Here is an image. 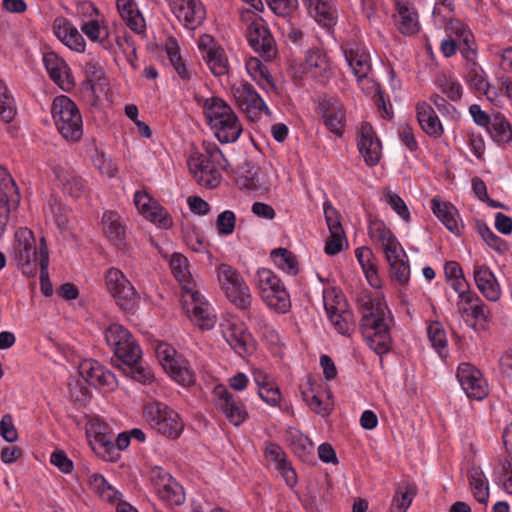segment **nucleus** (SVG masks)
<instances>
[{
  "mask_svg": "<svg viewBox=\"0 0 512 512\" xmlns=\"http://www.w3.org/2000/svg\"><path fill=\"white\" fill-rule=\"evenodd\" d=\"M107 344L113 349L115 360L113 365L121 369L124 374L142 384L153 380V373L143 366L141 349L132 334L120 324H111L105 330Z\"/></svg>",
  "mask_w": 512,
  "mask_h": 512,
  "instance_id": "f257e3e1",
  "label": "nucleus"
},
{
  "mask_svg": "<svg viewBox=\"0 0 512 512\" xmlns=\"http://www.w3.org/2000/svg\"><path fill=\"white\" fill-rule=\"evenodd\" d=\"M358 301L362 314L360 329L367 345L378 355L387 353L391 347V336L385 322L386 305L368 294Z\"/></svg>",
  "mask_w": 512,
  "mask_h": 512,
  "instance_id": "f03ea898",
  "label": "nucleus"
},
{
  "mask_svg": "<svg viewBox=\"0 0 512 512\" xmlns=\"http://www.w3.org/2000/svg\"><path fill=\"white\" fill-rule=\"evenodd\" d=\"M204 114L215 136L221 143L235 142L242 133V126L232 108L218 97L206 99Z\"/></svg>",
  "mask_w": 512,
  "mask_h": 512,
  "instance_id": "7ed1b4c3",
  "label": "nucleus"
},
{
  "mask_svg": "<svg viewBox=\"0 0 512 512\" xmlns=\"http://www.w3.org/2000/svg\"><path fill=\"white\" fill-rule=\"evenodd\" d=\"M51 113L55 126L64 139L78 142L83 135V121L77 105L67 96L54 99Z\"/></svg>",
  "mask_w": 512,
  "mask_h": 512,
  "instance_id": "20e7f679",
  "label": "nucleus"
},
{
  "mask_svg": "<svg viewBox=\"0 0 512 512\" xmlns=\"http://www.w3.org/2000/svg\"><path fill=\"white\" fill-rule=\"evenodd\" d=\"M218 281L226 296L239 308L246 310L250 307L252 297L240 273L228 264H221L217 269Z\"/></svg>",
  "mask_w": 512,
  "mask_h": 512,
  "instance_id": "39448f33",
  "label": "nucleus"
},
{
  "mask_svg": "<svg viewBox=\"0 0 512 512\" xmlns=\"http://www.w3.org/2000/svg\"><path fill=\"white\" fill-rule=\"evenodd\" d=\"M157 357L164 370L179 384L190 386L195 382V374L189 367L188 361L168 344H159L156 349Z\"/></svg>",
  "mask_w": 512,
  "mask_h": 512,
  "instance_id": "423d86ee",
  "label": "nucleus"
},
{
  "mask_svg": "<svg viewBox=\"0 0 512 512\" xmlns=\"http://www.w3.org/2000/svg\"><path fill=\"white\" fill-rule=\"evenodd\" d=\"M231 89L238 107L251 121L258 119L262 112L271 115V111L250 83L242 82L238 86L233 85Z\"/></svg>",
  "mask_w": 512,
  "mask_h": 512,
  "instance_id": "0eeeda50",
  "label": "nucleus"
},
{
  "mask_svg": "<svg viewBox=\"0 0 512 512\" xmlns=\"http://www.w3.org/2000/svg\"><path fill=\"white\" fill-rule=\"evenodd\" d=\"M106 287L118 305L124 310L133 307L136 291L126 276L116 268H110L105 274Z\"/></svg>",
  "mask_w": 512,
  "mask_h": 512,
  "instance_id": "6e6552de",
  "label": "nucleus"
},
{
  "mask_svg": "<svg viewBox=\"0 0 512 512\" xmlns=\"http://www.w3.org/2000/svg\"><path fill=\"white\" fill-rule=\"evenodd\" d=\"M247 39L250 46L264 59L271 60L275 57V40L262 18L255 16L251 20L247 29Z\"/></svg>",
  "mask_w": 512,
  "mask_h": 512,
  "instance_id": "1a4fd4ad",
  "label": "nucleus"
},
{
  "mask_svg": "<svg viewBox=\"0 0 512 512\" xmlns=\"http://www.w3.org/2000/svg\"><path fill=\"white\" fill-rule=\"evenodd\" d=\"M173 14L186 28L194 30L206 17V10L200 0H170Z\"/></svg>",
  "mask_w": 512,
  "mask_h": 512,
  "instance_id": "9d476101",
  "label": "nucleus"
},
{
  "mask_svg": "<svg viewBox=\"0 0 512 512\" xmlns=\"http://www.w3.org/2000/svg\"><path fill=\"white\" fill-rule=\"evenodd\" d=\"M188 165L198 184L207 188H215L219 185L221 175L209 155L200 153L192 156L188 160Z\"/></svg>",
  "mask_w": 512,
  "mask_h": 512,
  "instance_id": "9b49d317",
  "label": "nucleus"
},
{
  "mask_svg": "<svg viewBox=\"0 0 512 512\" xmlns=\"http://www.w3.org/2000/svg\"><path fill=\"white\" fill-rule=\"evenodd\" d=\"M457 378L469 398L483 399L487 395V384L478 369L469 363H461L457 370Z\"/></svg>",
  "mask_w": 512,
  "mask_h": 512,
  "instance_id": "f8f14e48",
  "label": "nucleus"
},
{
  "mask_svg": "<svg viewBox=\"0 0 512 512\" xmlns=\"http://www.w3.org/2000/svg\"><path fill=\"white\" fill-rule=\"evenodd\" d=\"M15 237V255L18 264L22 266L23 273H32V270H28V268H30L32 262H39L40 259L33 233L27 228L20 229L16 232Z\"/></svg>",
  "mask_w": 512,
  "mask_h": 512,
  "instance_id": "ddd939ff",
  "label": "nucleus"
},
{
  "mask_svg": "<svg viewBox=\"0 0 512 512\" xmlns=\"http://www.w3.org/2000/svg\"><path fill=\"white\" fill-rule=\"evenodd\" d=\"M318 111L329 131L341 136L345 128V113L341 103L333 97H323L319 101Z\"/></svg>",
  "mask_w": 512,
  "mask_h": 512,
  "instance_id": "4468645a",
  "label": "nucleus"
},
{
  "mask_svg": "<svg viewBox=\"0 0 512 512\" xmlns=\"http://www.w3.org/2000/svg\"><path fill=\"white\" fill-rule=\"evenodd\" d=\"M213 394L216 406L233 425L238 426L244 422L247 416L246 411L235 401L233 395L224 386L215 387Z\"/></svg>",
  "mask_w": 512,
  "mask_h": 512,
  "instance_id": "2eb2a0df",
  "label": "nucleus"
},
{
  "mask_svg": "<svg viewBox=\"0 0 512 512\" xmlns=\"http://www.w3.org/2000/svg\"><path fill=\"white\" fill-rule=\"evenodd\" d=\"M79 374L87 383L95 387L113 389L116 382L114 374L94 360L83 361L79 366Z\"/></svg>",
  "mask_w": 512,
  "mask_h": 512,
  "instance_id": "dca6fc26",
  "label": "nucleus"
},
{
  "mask_svg": "<svg viewBox=\"0 0 512 512\" xmlns=\"http://www.w3.org/2000/svg\"><path fill=\"white\" fill-rule=\"evenodd\" d=\"M56 37L68 48L76 52L85 50V40L78 29L64 17H57L53 22Z\"/></svg>",
  "mask_w": 512,
  "mask_h": 512,
  "instance_id": "f3484780",
  "label": "nucleus"
},
{
  "mask_svg": "<svg viewBox=\"0 0 512 512\" xmlns=\"http://www.w3.org/2000/svg\"><path fill=\"white\" fill-rule=\"evenodd\" d=\"M358 149L368 166H375L381 158V143L372 127L365 123L361 126Z\"/></svg>",
  "mask_w": 512,
  "mask_h": 512,
  "instance_id": "a211bd4d",
  "label": "nucleus"
},
{
  "mask_svg": "<svg viewBox=\"0 0 512 512\" xmlns=\"http://www.w3.org/2000/svg\"><path fill=\"white\" fill-rule=\"evenodd\" d=\"M345 59L355 77L369 75L372 70L370 56L367 51L358 44H347L343 47Z\"/></svg>",
  "mask_w": 512,
  "mask_h": 512,
  "instance_id": "6ab92c4d",
  "label": "nucleus"
},
{
  "mask_svg": "<svg viewBox=\"0 0 512 512\" xmlns=\"http://www.w3.org/2000/svg\"><path fill=\"white\" fill-rule=\"evenodd\" d=\"M325 310L330 322L340 334L351 335L356 327L352 311L345 309V305L340 301H337V305L325 303Z\"/></svg>",
  "mask_w": 512,
  "mask_h": 512,
  "instance_id": "aec40b11",
  "label": "nucleus"
},
{
  "mask_svg": "<svg viewBox=\"0 0 512 512\" xmlns=\"http://www.w3.org/2000/svg\"><path fill=\"white\" fill-rule=\"evenodd\" d=\"M391 250L393 252H385L386 260L390 267V275L400 285H405L410 279V265L407 255L401 244Z\"/></svg>",
  "mask_w": 512,
  "mask_h": 512,
  "instance_id": "412c9836",
  "label": "nucleus"
},
{
  "mask_svg": "<svg viewBox=\"0 0 512 512\" xmlns=\"http://www.w3.org/2000/svg\"><path fill=\"white\" fill-rule=\"evenodd\" d=\"M102 224L109 241L117 249H124L126 247V233L121 216L114 211H105L102 216Z\"/></svg>",
  "mask_w": 512,
  "mask_h": 512,
  "instance_id": "4be33fe9",
  "label": "nucleus"
},
{
  "mask_svg": "<svg viewBox=\"0 0 512 512\" xmlns=\"http://www.w3.org/2000/svg\"><path fill=\"white\" fill-rule=\"evenodd\" d=\"M265 457L268 461L275 464V468L281 473L289 487L296 485V472L286 460V454L279 445L275 443L268 444L265 449Z\"/></svg>",
  "mask_w": 512,
  "mask_h": 512,
  "instance_id": "5701e85b",
  "label": "nucleus"
},
{
  "mask_svg": "<svg viewBox=\"0 0 512 512\" xmlns=\"http://www.w3.org/2000/svg\"><path fill=\"white\" fill-rule=\"evenodd\" d=\"M223 336L230 347L242 357L253 349L251 335L242 325L229 323L223 330Z\"/></svg>",
  "mask_w": 512,
  "mask_h": 512,
  "instance_id": "b1692460",
  "label": "nucleus"
},
{
  "mask_svg": "<svg viewBox=\"0 0 512 512\" xmlns=\"http://www.w3.org/2000/svg\"><path fill=\"white\" fill-rule=\"evenodd\" d=\"M474 58L475 57L466 59L468 66L465 79L472 89L484 93L490 101H493V99L497 97L499 93L491 88L489 82L486 79L484 70L478 65Z\"/></svg>",
  "mask_w": 512,
  "mask_h": 512,
  "instance_id": "393cba45",
  "label": "nucleus"
},
{
  "mask_svg": "<svg viewBox=\"0 0 512 512\" xmlns=\"http://www.w3.org/2000/svg\"><path fill=\"white\" fill-rule=\"evenodd\" d=\"M474 280L479 291L489 301H497L500 298V287L494 274L486 266H477L474 270Z\"/></svg>",
  "mask_w": 512,
  "mask_h": 512,
  "instance_id": "a878e982",
  "label": "nucleus"
},
{
  "mask_svg": "<svg viewBox=\"0 0 512 512\" xmlns=\"http://www.w3.org/2000/svg\"><path fill=\"white\" fill-rule=\"evenodd\" d=\"M446 32L456 36L459 41V50L465 59L476 56V49L472 46L473 35L461 21L451 19L446 25Z\"/></svg>",
  "mask_w": 512,
  "mask_h": 512,
  "instance_id": "bb28decb",
  "label": "nucleus"
},
{
  "mask_svg": "<svg viewBox=\"0 0 512 512\" xmlns=\"http://www.w3.org/2000/svg\"><path fill=\"white\" fill-rule=\"evenodd\" d=\"M431 203L433 213L445 225V227L454 234H460L462 226L457 220V209L451 203L443 202L436 197L432 199Z\"/></svg>",
  "mask_w": 512,
  "mask_h": 512,
  "instance_id": "cd10ccee",
  "label": "nucleus"
},
{
  "mask_svg": "<svg viewBox=\"0 0 512 512\" xmlns=\"http://www.w3.org/2000/svg\"><path fill=\"white\" fill-rule=\"evenodd\" d=\"M417 119L422 130L427 135L435 138L442 136V124L430 105L425 102L417 105Z\"/></svg>",
  "mask_w": 512,
  "mask_h": 512,
  "instance_id": "c85d7f7f",
  "label": "nucleus"
},
{
  "mask_svg": "<svg viewBox=\"0 0 512 512\" xmlns=\"http://www.w3.org/2000/svg\"><path fill=\"white\" fill-rule=\"evenodd\" d=\"M117 9L122 19L131 30L138 34L144 32V18L133 0H117Z\"/></svg>",
  "mask_w": 512,
  "mask_h": 512,
  "instance_id": "c756f323",
  "label": "nucleus"
},
{
  "mask_svg": "<svg viewBox=\"0 0 512 512\" xmlns=\"http://www.w3.org/2000/svg\"><path fill=\"white\" fill-rule=\"evenodd\" d=\"M306 64L313 77L318 78L319 81L325 82L330 78V64L325 53L321 50H309L306 56Z\"/></svg>",
  "mask_w": 512,
  "mask_h": 512,
  "instance_id": "7c9ffc66",
  "label": "nucleus"
},
{
  "mask_svg": "<svg viewBox=\"0 0 512 512\" xmlns=\"http://www.w3.org/2000/svg\"><path fill=\"white\" fill-rule=\"evenodd\" d=\"M54 174L61 182L65 193L73 198H79L84 194L85 185L80 176L62 167L54 168Z\"/></svg>",
  "mask_w": 512,
  "mask_h": 512,
  "instance_id": "2f4dec72",
  "label": "nucleus"
},
{
  "mask_svg": "<svg viewBox=\"0 0 512 512\" xmlns=\"http://www.w3.org/2000/svg\"><path fill=\"white\" fill-rule=\"evenodd\" d=\"M310 15L323 27L330 28L335 24V12L324 0H304Z\"/></svg>",
  "mask_w": 512,
  "mask_h": 512,
  "instance_id": "473e14b6",
  "label": "nucleus"
},
{
  "mask_svg": "<svg viewBox=\"0 0 512 512\" xmlns=\"http://www.w3.org/2000/svg\"><path fill=\"white\" fill-rule=\"evenodd\" d=\"M487 131L498 144H507L512 141L511 124L501 113L493 115Z\"/></svg>",
  "mask_w": 512,
  "mask_h": 512,
  "instance_id": "72a5a7b5",
  "label": "nucleus"
},
{
  "mask_svg": "<svg viewBox=\"0 0 512 512\" xmlns=\"http://www.w3.org/2000/svg\"><path fill=\"white\" fill-rule=\"evenodd\" d=\"M369 236L381 243L384 253L386 251L393 252L398 242L395 235L388 229L382 221H371L369 224Z\"/></svg>",
  "mask_w": 512,
  "mask_h": 512,
  "instance_id": "f704fd0d",
  "label": "nucleus"
},
{
  "mask_svg": "<svg viewBox=\"0 0 512 512\" xmlns=\"http://www.w3.org/2000/svg\"><path fill=\"white\" fill-rule=\"evenodd\" d=\"M468 480L474 498L482 504H486L489 499V488L485 476L480 467L473 466L468 472Z\"/></svg>",
  "mask_w": 512,
  "mask_h": 512,
  "instance_id": "c9c22d12",
  "label": "nucleus"
},
{
  "mask_svg": "<svg viewBox=\"0 0 512 512\" xmlns=\"http://www.w3.org/2000/svg\"><path fill=\"white\" fill-rule=\"evenodd\" d=\"M91 444L96 454L106 461L115 462L120 457L113 443V436L108 432L95 436Z\"/></svg>",
  "mask_w": 512,
  "mask_h": 512,
  "instance_id": "e433bc0d",
  "label": "nucleus"
},
{
  "mask_svg": "<svg viewBox=\"0 0 512 512\" xmlns=\"http://www.w3.org/2000/svg\"><path fill=\"white\" fill-rule=\"evenodd\" d=\"M416 495V487L409 482H402L396 489L391 504V512H406Z\"/></svg>",
  "mask_w": 512,
  "mask_h": 512,
  "instance_id": "4c0bfd02",
  "label": "nucleus"
},
{
  "mask_svg": "<svg viewBox=\"0 0 512 512\" xmlns=\"http://www.w3.org/2000/svg\"><path fill=\"white\" fill-rule=\"evenodd\" d=\"M203 59L215 76H223L228 73V59L221 47L209 48Z\"/></svg>",
  "mask_w": 512,
  "mask_h": 512,
  "instance_id": "58836bf2",
  "label": "nucleus"
},
{
  "mask_svg": "<svg viewBox=\"0 0 512 512\" xmlns=\"http://www.w3.org/2000/svg\"><path fill=\"white\" fill-rule=\"evenodd\" d=\"M171 410L166 404L153 400L144 404L143 415L149 425L156 429Z\"/></svg>",
  "mask_w": 512,
  "mask_h": 512,
  "instance_id": "ea45409f",
  "label": "nucleus"
},
{
  "mask_svg": "<svg viewBox=\"0 0 512 512\" xmlns=\"http://www.w3.org/2000/svg\"><path fill=\"white\" fill-rule=\"evenodd\" d=\"M156 494L169 506H180L185 501L183 487L175 479L158 490Z\"/></svg>",
  "mask_w": 512,
  "mask_h": 512,
  "instance_id": "a19ab883",
  "label": "nucleus"
},
{
  "mask_svg": "<svg viewBox=\"0 0 512 512\" xmlns=\"http://www.w3.org/2000/svg\"><path fill=\"white\" fill-rule=\"evenodd\" d=\"M398 28L404 35H413L419 31L418 15L407 6L398 7Z\"/></svg>",
  "mask_w": 512,
  "mask_h": 512,
  "instance_id": "79ce46f5",
  "label": "nucleus"
},
{
  "mask_svg": "<svg viewBox=\"0 0 512 512\" xmlns=\"http://www.w3.org/2000/svg\"><path fill=\"white\" fill-rule=\"evenodd\" d=\"M89 487L103 500L114 502L118 492L107 482L103 475L94 473L88 479Z\"/></svg>",
  "mask_w": 512,
  "mask_h": 512,
  "instance_id": "37998d69",
  "label": "nucleus"
},
{
  "mask_svg": "<svg viewBox=\"0 0 512 512\" xmlns=\"http://www.w3.org/2000/svg\"><path fill=\"white\" fill-rule=\"evenodd\" d=\"M271 257L276 265L290 275L298 273V262L296 256L286 248H277L272 250Z\"/></svg>",
  "mask_w": 512,
  "mask_h": 512,
  "instance_id": "c03bdc74",
  "label": "nucleus"
},
{
  "mask_svg": "<svg viewBox=\"0 0 512 512\" xmlns=\"http://www.w3.org/2000/svg\"><path fill=\"white\" fill-rule=\"evenodd\" d=\"M40 283H41V291L44 296L49 297L53 294V286L49 280L48 266H49V255L46 248V242L44 237L41 238V247H40Z\"/></svg>",
  "mask_w": 512,
  "mask_h": 512,
  "instance_id": "a18cd8bd",
  "label": "nucleus"
},
{
  "mask_svg": "<svg viewBox=\"0 0 512 512\" xmlns=\"http://www.w3.org/2000/svg\"><path fill=\"white\" fill-rule=\"evenodd\" d=\"M43 62L50 78L57 84L62 83L66 74L65 62L54 52L44 54Z\"/></svg>",
  "mask_w": 512,
  "mask_h": 512,
  "instance_id": "49530a36",
  "label": "nucleus"
},
{
  "mask_svg": "<svg viewBox=\"0 0 512 512\" xmlns=\"http://www.w3.org/2000/svg\"><path fill=\"white\" fill-rule=\"evenodd\" d=\"M262 298L270 308L279 313L287 312L291 306L289 295L283 286L273 292L268 291Z\"/></svg>",
  "mask_w": 512,
  "mask_h": 512,
  "instance_id": "de8ad7c7",
  "label": "nucleus"
},
{
  "mask_svg": "<svg viewBox=\"0 0 512 512\" xmlns=\"http://www.w3.org/2000/svg\"><path fill=\"white\" fill-rule=\"evenodd\" d=\"M183 427L179 415L174 410H171L155 430L169 438L175 439L180 436Z\"/></svg>",
  "mask_w": 512,
  "mask_h": 512,
  "instance_id": "09e8293b",
  "label": "nucleus"
},
{
  "mask_svg": "<svg viewBox=\"0 0 512 512\" xmlns=\"http://www.w3.org/2000/svg\"><path fill=\"white\" fill-rule=\"evenodd\" d=\"M166 51L169 57V60L178 73V75L185 80H189L191 77L190 72L188 71L183 59L179 53V47L175 39L170 38L166 44Z\"/></svg>",
  "mask_w": 512,
  "mask_h": 512,
  "instance_id": "8fccbe9b",
  "label": "nucleus"
},
{
  "mask_svg": "<svg viewBox=\"0 0 512 512\" xmlns=\"http://www.w3.org/2000/svg\"><path fill=\"white\" fill-rule=\"evenodd\" d=\"M170 268L173 275L180 283L189 284L191 277L189 271V262L184 255L180 253H174L170 259Z\"/></svg>",
  "mask_w": 512,
  "mask_h": 512,
  "instance_id": "3c124183",
  "label": "nucleus"
},
{
  "mask_svg": "<svg viewBox=\"0 0 512 512\" xmlns=\"http://www.w3.org/2000/svg\"><path fill=\"white\" fill-rule=\"evenodd\" d=\"M427 332L432 346L436 349L441 357L445 356L447 352V338L441 323H431Z\"/></svg>",
  "mask_w": 512,
  "mask_h": 512,
  "instance_id": "603ef678",
  "label": "nucleus"
},
{
  "mask_svg": "<svg viewBox=\"0 0 512 512\" xmlns=\"http://www.w3.org/2000/svg\"><path fill=\"white\" fill-rule=\"evenodd\" d=\"M257 285L260 290L261 296L268 291L273 292L282 286L280 279L269 269L262 268L257 272Z\"/></svg>",
  "mask_w": 512,
  "mask_h": 512,
  "instance_id": "864d4df0",
  "label": "nucleus"
},
{
  "mask_svg": "<svg viewBox=\"0 0 512 512\" xmlns=\"http://www.w3.org/2000/svg\"><path fill=\"white\" fill-rule=\"evenodd\" d=\"M476 228L482 239L494 250L504 252L506 250V243L503 239L497 236L483 221L476 222Z\"/></svg>",
  "mask_w": 512,
  "mask_h": 512,
  "instance_id": "5fc2aeb1",
  "label": "nucleus"
},
{
  "mask_svg": "<svg viewBox=\"0 0 512 512\" xmlns=\"http://www.w3.org/2000/svg\"><path fill=\"white\" fill-rule=\"evenodd\" d=\"M191 319L202 330H209L215 324V316L211 313L209 305L193 306Z\"/></svg>",
  "mask_w": 512,
  "mask_h": 512,
  "instance_id": "6e6d98bb",
  "label": "nucleus"
},
{
  "mask_svg": "<svg viewBox=\"0 0 512 512\" xmlns=\"http://www.w3.org/2000/svg\"><path fill=\"white\" fill-rule=\"evenodd\" d=\"M246 69L253 79L260 85H262L263 81L272 85V77L267 67L259 59H249L246 63Z\"/></svg>",
  "mask_w": 512,
  "mask_h": 512,
  "instance_id": "4d7b16f0",
  "label": "nucleus"
},
{
  "mask_svg": "<svg viewBox=\"0 0 512 512\" xmlns=\"http://www.w3.org/2000/svg\"><path fill=\"white\" fill-rule=\"evenodd\" d=\"M450 285L453 290L458 294L459 299H465V303L472 304L474 301H479L477 294L470 291V286L464 277V274L451 279Z\"/></svg>",
  "mask_w": 512,
  "mask_h": 512,
  "instance_id": "13d9d810",
  "label": "nucleus"
},
{
  "mask_svg": "<svg viewBox=\"0 0 512 512\" xmlns=\"http://www.w3.org/2000/svg\"><path fill=\"white\" fill-rule=\"evenodd\" d=\"M144 216L161 228L167 229L173 224L172 218L169 216L167 211L158 204H154L152 209H150V211H148Z\"/></svg>",
  "mask_w": 512,
  "mask_h": 512,
  "instance_id": "bf43d9fd",
  "label": "nucleus"
},
{
  "mask_svg": "<svg viewBox=\"0 0 512 512\" xmlns=\"http://www.w3.org/2000/svg\"><path fill=\"white\" fill-rule=\"evenodd\" d=\"M438 85L443 94H445L452 101H460L462 98V87L460 83L450 79V78H440L438 80Z\"/></svg>",
  "mask_w": 512,
  "mask_h": 512,
  "instance_id": "052dcab7",
  "label": "nucleus"
},
{
  "mask_svg": "<svg viewBox=\"0 0 512 512\" xmlns=\"http://www.w3.org/2000/svg\"><path fill=\"white\" fill-rule=\"evenodd\" d=\"M236 225V216L234 212L225 210L221 212L216 221L217 231L220 235H230L233 233Z\"/></svg>",
  "mask_w": 512,
  "mask_h": 512,
  "instance_id": "680f3d73",
  "label": "nucleus"
},
{
  "mask_svg": "<svg viewBox=\"0 0 512 512\" xmlns=\"http://www.w3.org/2000/svg\"><path fill=\"white\" fill-rule=\"evenodd\" d=\"M242 170L243 187L254 190L262 186L258 167L248 163L242 167Z\"/></svg>",
  "mask_w": 512,
  "mask_h": 512,
  "instance_id": "e2e57ef3",
  "label": "nucleus"
},
{
  "mask_svg": "<svg viewBox=\"0 0 512 512\" xmlns=\"http://www.w3.org/2000/svg\"><path fill=\"white\" fill-rule=\"evenodd\" d=\"M387 201L392 207V209L405 221L409 222L411 217L408 210V207L404 200L397 194L393 192H388L387 195Z\"/></svg>",
  "mask_w": 512,
  "mask_h": 512,
  "instance_id": "0e129e2a",
  "label": "nucleus"
},
{
  "mask_svg": "<svg viewBox=\"0 0 512 512\" xmlns=\"http://www.w3.org/2000/svg\"><path fill=\"white\" fill-rule=\"evenodd\" d=\"M302 396L310 409L316 414L321 416H327L330 414L331 408L328 405H324L317 395H310L308 392L302 391Z\"/></svg>",
  "mask_w": 512,
  "mask_h": 512,
  "instance_id": "69168bd1",
  "label": "nucleus"
},
{
  "mask_svg": "<svg viewBox=\"0 0 512 512\" xmlns=\"http://www.w3.org/2000/svg\"><path fill=\"white\" fill-rule=\"evenodd\" d=\"M16 115V105L13 97L5 95L0 97V117L6 123L11 122Z\"/></svg>",
  "mask_w": 512,
  "mask_h": 512,
  "instance_id": "338daca9",
  "label": "nucleus"
},
{
  "mask_svg": "<svg viewBox=\"0 0 512 512\" xmlns=\"http://www.w3.org/2000/svg\"><path fill=\"white\" fill-rule=\"evenodd\" d=\"M258 394L263 401L272 406L278 405L281 399L279 388L275 386L274 382L262 386L258 390Z\"/></svg>",
  "mask_w": 512,
  "mask_h": 512,
  "instance_id": "774afa93",
  "label": "nucleus"
}]
</instances>
